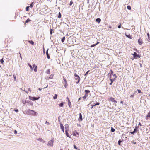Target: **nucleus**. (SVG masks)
I'll return each instance as SVG.
<instances>
[{
  "mask_svg": "<svg viewBox=\"0 0 150 150\" xmlns=\"http://www.w3.org/2000/svg\"><path fill=\"white\" fill-rule=\"evenodd\" d=\"M133 55L134 57H136L137 56V54L136 52H134V54H133Z\"/></svg>",
  "mask_w": 150,
  "mask_h": 150,
  "instance_id": "nucleus-17",
  "label": "nucleus"
},
{
  "mask_svg": "<svg viewBox=\"0 0 150 150\" xmlns=\"http://www.w3.org/2000/svg\"><path fill=\"white\" fill-rule=\"evenodd\" d=\"M33 67L34 68V70L35 72H36L37 71V66L35 65V64H34L33 65Z\"/></svg>",
  "mask_w": 150,
  "mask_h": 150,
  "instance_id": "nucleus-6",
  "label": "nucleus"
},
{
  "mask_svg": "<svg viewBox=\"0 0 150 150\" xmlns=\"http://www.w3.org/2000/svg\"><path fill=\"white\" fill-rule=\"evenodd\" d=\"M28 90L30 92H31V90L30 88H28Z\"/></svg>",
  "mask_w": 150,
  "mask_h": 150,
  "instance_id": "nucleus-52",
  "label": "nucleus"
},
{
  "mask_svg": "<svg viewBox=\"0 0 150 150\" xmlns=\"http://www.w3.org/2000/svg\"><path fill=\"white\" fill-rule=\"evenodd\" d=\"M147 35L148 37V39L150 40L149 34V33H148L147 34Z\"/></svg>",
  "mask_w": 150,
  "mask_h": 150,
  "instance_id": "nucleus-37",
  "label": "nucleus"
},
{
  "mask_svg": "<svg viewBox=\"0 0 150 150\" xmlns=\"http://www.w3.org/2000/svg\"><path fill=\"white\" fill-rule=\"evenodd\" d=\"M134 131L135 132H136L137 131V129H134Z\"/></svg>",
  "mask_w": 150,
  "mask_h": 150,
  "instance_id": "nucleus-51",
  "label": "nucleus"
},
{
  "mask_svg": "<svg viewBox=\"0 0 150 150\" xmlns=\"http://www.w3.org/2000/svg\"><path fill=\"white\" fill-rule=\"evenodd\" d=\"M65 128L66 129V130H67V131H68V125H66L65 126Z\"/></svg>",
  "mask_w": 150,
  "mask_h": 150,
  "instance_id": "nucleus-16",
  "label": "nucleus"
},
{
  "mask_svg": "<svg viewBox=\"0 0 150 150\" xmlns=\"http://www.w3.org/2000/svg\"><path fill=\"white\" fill-rule=\"evenodd\" d=\"M54 139H53L48 141L47 145L49 147H52L53 146V144L54 143Z\"/></svg>",
  "mask_w": 150,
  "mask_h": 150,
  "instance_id": "nucleus-2",
  "label": "nucleus"
},
{
  "mask_svg": "<svg viewBox=\"0 0 150 150\" xmlns=\"http://www.w3.org/2000/svg\"><path fill=\"white\" fill-rule=\"evenodd\" d=\"M134 93H133V94L131 95V96H130V98H133L134 96Z\"/></svg>",
  "mask_w": 150,
  "mask_h": 150,
  "instance_id": "nucleus-33",
  "label": "nucleus"
},
{
  "mask_svg": "<svg viewBox=\"0 0 150 150\" xmlns=\"http://www.w3.org/2000/svg\"><path fill=\"white\" fill-rule=\"evenodd\" d=\"M28 66H29V67H30V68L31 69V71H33V68H32V66L29 63H28Z\"/></svg>",
  "mask_w": 150,
  "mask_h": 150,
  "instance_id": "nucleus-18",
  "label": "nucleus"
},
{
  "mask_svg": "<svg viewBox=\"0 0 150 150\" xmlns=\"http://www.w3.org/2000/svg\"><path fill=\"white\" fill-rule=\"evenodd\" d=\"M13 77H14V81H18V77L16 79V76L14 74L13 75Z\"/></svg>",
  "mask_w": 150,
  "mask_h": 150,
  "instance_id": "nucleus-13",
  "label": "nucleus"
},
{
  "mask_svg": "<svg viewBox=\"0 0 150 150\" xmlns=\"http://www.w3.org/2000/svg\"><path fill=\"white\" fill-rule=\"evenodd\" d=\"M81 97H80V98H79L78 99V101H79L80 100V99H81Z\"/></svg>",
  "mask_w": 150,
  "mask_h": 150,
  "instance_id": "nucleus-62",
  "label": "nucleus"
},
{
  "mask_svg": "<svg viewBox=\"0 0 150 150\" xmlns=\"http://www.w3.org/2000/svg\"><path fill=\"white\" fill-rule=\"evenodd\" d=\"M64 103L62 102L59 104V105L61 107H62L63 106V104Z\"/></svg>",
  "mask_w": 150,
  "mask_h": 150,
  "instance_id": "nucleus-22",
  "label": "nucleus"
},
{
  "mask_svg": "<svg viewBox=\"0 0 150 150\" xmlns=\"http://www.w3.org/2000/svg\"><path fill=\"white\" fill-rule=\"evenodd\" d=\"M137 91H138L139 93H140L141 92V91L139 89H137Z\"/></svg>",
  "mask_w": 150,
  "mask_h": 150,
  "instance_id": "nucleus-44",
  "label": "nucleus"
},
{
  "mask_svg": "<svg viewBox=\"0 0 150 150\" xmlns=\"http://www.w3.org/2000/svg\"><path fill=\"white\" fill-rule=\"evenodd\" d=\"M90 92L89 90H85V92L86 93V94H87L88 93Z\"/></svg>",
  "mask_w": 150,
  "mask_h": 150,
  "instance_id": "nucleus-25",
  "label": "nucleus"
},
{
  "mask_svg": "<svg viewBox=\"0 0 150 150\" xmlns=\"http://www.w3.org/2000/svg\"><path fill=\"white\" fill-rule=\"evenodd\" d=\"M19 54H20V57H21V59H22V57H21V54L20 53H19Z\"/></svg>",
  "mask_w": 150,
  "mask_h": 150,
  "instance_id": "nucleus-61",
  "label": "nucleus"
},
{
  "mask_svg": "<svg viewBox=\"0 0 150 150\" xmlns=\"http://www.w3.org/2000/svg\"><path fill=\"white\" fill-rule=\"evenodd\" d=\"M71 102H70V100L69 99H68V105L69 107L70 108H71Z\"/></svg>",
  "mask_w": 150,
  "mask_h": 150,
  "instance_id": "nucleus-12",
  "label": "nucleus"
},
{
  "mask_svg": "<svg viewBox=\"0 0 150 150\" xmlns=\"http://www.w3.org/2000/svg\"><path fill=\"white\" fill-rule=\"evenodd\" d=\"M88 96V94H85V95L83 96V99L84 100L87 97V96Z\"/></svg>",
  "mask_w": 150,
  "mask_h": 150,
  "instance_id": "nucleus-26",
  "label": "nucleus"
},
{
  "mask_svg": "<svg viewBox=\"0 0 150 150\" xmlns=\"http://www.w3.org/2000/svg\"><path fill=\"white\" fill-rule=\"evenodd\" d=\"M74 149H77V147L75 145H74Z\"/></svg>",
  "mask_w": 150,
  "mask_h": 150,
  "instance_id": "nucleus-42",
  "label": "nucleus"
},
{
  "mask_svg": "<svg viewBox=\"0 0 150 150\" xmlns=\"http://www.w3.org/2000/svg\"><path fill=\"white\" fill-rule=\"evenodd\" d=\"M120 103H121V104H123V101H121V102H120Z\"/></svg>",
  "mask_w": 150,
  "mask_h": 150,
  "instance_id": "nucleus-56",
  "label": "nucleus"
},
{
  "mask_svg": "<svg viewBox=\"0 0 150 150\" xmlns=\"http://www.w3.org/2000/svg\"><path fill=\"white\" fill-rule=\"evenodd\" d=\"M127 8L129 10H131V7L130 6H127Z\"/></svg>",
  "mask_w": 150,
  "mask_h": 150,
  "instance_id": "nucleus-35",
  "label": "nucleus"
},
{
  "mask_svg": "<svg viewBox=\"0 0 150 150\" xmlns=\"http://www.w3.org/2000/svg\"><path fill=\"white\" fill-rule=\"evenodd\" d=\"M26 112L28 115H32L36 116L38 115V113L37 112L33 110H31L30 109L26 110Z\"/></svg>",
  "mask_w": 150,
  "mask_h": 150,
  "instance_id": "nucleus-1",
  "label": "nucleus"
},
{
  "mask_svg": "<svg viewBox=\"0 0 150 150\" xmlns=\"http://www.w3.org/2000/svg\"><path fill=\"white\" fill-rule=\"evenodd\" d=\"M47 87H48V85H47V86H46V87H44V88H47Z\"/></svg>",
  "mask_w": 150,
  "mask_h": 150,
  "instance_id": "nucleus-63",
  "label": "nucleus"
},
{
  "mask_svg": "<svg viewBox=\"0 0 150 150\" xmlns=\"http://www.w3.org/2000/svg\"><path fill=\"white\" fill-rule=\"evenodd\" d=\"M38 90H39V91H41V90L42 89H41V88H39L38 89Z\"/></svg>",
  "mask_w": 150,
  "mask_h": 150,
  "instance_id": "nucleus-64",
  "label": "nucleus"
},
{
  "mask_svg": "<svg viewBox=\"0 0 150 150\" xmlns=\"http://www.w3.org/2000/svg\"><path fill=\"white\" fill-rule=\"evenodd\" d=\"M118 28H121V24H120V25H119L118 26Z\"/></svg>",
  "mask_w": 150,
  "mask_h": 150,
  "instance_id": "nucleus-53",
  "label": "nucleus"
},
{
  "mask_svg": "<svg viewBox=\"0 0 150 150\" xmlns=\"http://www.w3.org/2000/svg\"><path fill=\"white\" fill-rule=\"evenodd\" d=\"M33 5H34V3L33 2H32L31 4H30V6L31 8H32L33 7Z\"/></svg>",
  "mask_w": 150,
  "mask_h": 150,
  "instance_id": "nucleus-32",
  "label": "nucleus"
},
{
  "mask_svg": "<svg viewBox=\"0 0 150 150\" xmlns=\"http://www.w3.org/2000/svg\"><path fill=\"white\" fill-rule=\"evenodd\" d=\"M99 42H98L96 44H95L96 45H97L98 44H99Z\"/></svg>",
  "mask_w": 150,
  "mask_h": 150,
  "instance_id": "nucleus-58",
  "label": "nucleus"
},
{
  "mask_svg": "<svg viewBox=\"0 0 150 150\" xmlns=\"http://www.w3.org/2000/svg\"><path fill=\"white\" fill-rule=\"evenodd\" d=\"M46 73H47L48 74H49L50 73V69H48L47 70L46 72Z\"/></svg>",
  "mask_w": 150,
  "mask_h": 150,
  "instance_id": "nucleus-27",
  "label": "nucleus"
},
{
  "mask_svg": "<svg viewBox=\"0 0 150 150\" xmlns=\"http://www.w3.org/2000/svg\"><path fill=\"white\" fill-rule=\"evenodd\" d=\"M53 76H54V74H52L50 75V77H48V78L47 77V78H46V79H52L53 78Z\"/></svg>",
  "mask_w": 150,
  "mask_h": 150,
  "instance_id": "nucleus-8",
  "label": "nucleus"
},
{
  "mask_svg": "<svg viewBox=\"0 0 150 150\" xmlns=\"http://www.w3.org/2000/svg\"><path fill=\"white\" fill-rule=\"evenodd\" d=\"M57 98V95L55 94L54 96H53V98L54 99H56Z\"/></svg>",
  "mask_w": 150,
  "mask_h": 150,
  "instance_id": "nucleus-21",
  "label": "nucleus"
},
{
  "mask_svg": "<svg viewBox=\"0 0 150 150\" xmlns=\"http://www.w3.org/2000/svg\"><path fill=\"white\" fill-rule=\"evenodd\" d=\"M31 21V20H29V19H27V20H26V22H26V23H28V22H29V21Z\"/></svg>",
  "mask_w": 150,
  "mask_h": 150,
  "instance_id": "nucleus-43",
  "label": "nucleus"
},
{
  "mask_svg": "<svg viewBox=\"0 0 150 150\" xmlns=\"http://www.w3.org/2000/svg\"><path fill=\"white\" fill-rule=\"evenodd\" d=\"M115 131V129H114L112 127H111V131L112 132H114Z\"/></svg>",
  "mask_w": 150,
  "mask_h": 150,
  "instance_id": "nucleus-24",
  "label": "nucleus"
},
{
  "mask_svg": "<svg viewBox=\"0 0 150 150\" xmlns=\"http://www.w3.org/2000/svg\"><path fill=\"white\" fill-rule=\"evenodd\" d=\"M109 100L113 102H115L116 103L117 102L114 98L112 97H111L110 98Z\"/></svg>",
  "mask_w": 150,
  "mask_h": 150,
  "instance_id": "nucleus-5",
  "label": "nucleus"
},
{
  "mask_svg": "<svg viewBox=\"0 0 150 150\" xmlns=\"http://www.w3.org/2000/svg\"><path fill=\"white\" fill-rule=\"evenodd\" d=\"M65 132H66V136L68 137H69V135H68V134L67 132V130H66L65 131Z\"/></svg>",
  "mask_w": 150,
  "mask_h": 150,
  "instance_id": "nucleus-34",
  "label": "nucleus"
},
{
  "mask_svg": "<svg viewBox=\"0 0 150 150\" xmlns=\"http://www.w3.org/2000/svg\"><path fill=\"white\" fill-rule=\"evenodd\" d=\"M60 126L61 127V128L63 132H64V126L62 124H60Z\"/></svg>",
  "mask_w": 150,
  "mask_h": 150,
  "instance_id": "nucleus-11",
  "label": "nucleus"
},
{
  "mask_svg": "<svg viewBox=\"0 0 150 150\" xmlns=\"http://www.w3.org/2000/svg\"><path fill=\"white\" fill-rule=\"evenodd\" d=\"M89 70L88 71H87L85 74L84 75L85 76H86L88 74V73L89 72Z\"/></svg>",
  "mask_w": 150,
  "mask_h": 150,
  "instance_id": "nucleus-46",
  "label": "nucleus"
},
{
  "mask_svg": "<svg viewBox=\"0 0 150 150\" xmlns=\"http://www.w3.org/2000/svg\"><path fill=\"white\" fill-rule=\"evenodd\" d=\"M110 80L111 81V83H110V85H111L112 84V82L113 81H115V79H112L110 78Z\"/></svg>",
  "mask_w": 150,
  "mask_h": 150,
  "instance_id": "nucleus-10",
  "label": "nucleus"
},
{
  "mask_svg": "<svg viewBox=\"0 0 150 150\" xmlns=\"http://www.w3.org/2000/svg\"><path fill=\"white\" fill-rule=\"evenodd\" d=\"M82 115L81 113H80L79 114V117L78 119V120L79 121H82Z\"/></svg>",
  "mask_w": 150,
  "mask_h": 150,
  "instance_id": "nucleus-7",
  "label": "nucleus"
},
{
  "mask_svg": "<svg viewBox=\"0 0 150 150\" xmlns=\"http://www.w3.org/2000/svg\"><path fill=\"white\" fill-rule=\"evenodd\" d=\"M28 42L32 44V45H33L34 44V42L32 40L29 41Z\"/></svg>",
  "mask_w": 150,
  "mask_h": 150,
  "instance_id": "nucleus-19",
  "label": "nucleus"
},
{
  "mask_svg": "<svg viewBox=\"0 0 150 150\" xmlns=\"http://www.w3.org/2000/svg\"><path fill=\"white\" fill-rule=\"evenodd\" d=\"M17 133V131L16 130H15L14 131V134H16Z\"/></svg>",
  "mask_w": 150,
  "mask_h": 150,
  "instance_id": "nucleus-49",
  "label": "nucleus"
},
{
  "mask_svg": "<svg viewBox=\"0 0 150 150\" xmlns=\"http://www.w3.org/2000/svg\"><path fill=\"white\" fill-rule=\"evenodd\" d=\"M73 2L72 1H70V5H72V4H73Z\"/></svg>",
  "mask_w": 150,
  "mask_h": 150,
  "instance_id": "nucleus-47",
  "label": "nucleus"
},
{
  "mask_svg": "<svg viewBox=\"0 0 150 150\" xmlns=\"http://www.w3.org/2000/svg\"><path fill=\"white\" fill-rule=\"evenodd\" d=\"M1 62L2 63H3V62H4V61H3V60L1 59Z\"/></svg>",
  "mask_w": 150,
  "mask_h": 150,
  "instance_id": "nucleus-59",
  "label": "nucleus"
},
{
  "mask_svg": "<svg viewBox=\"0 0 150 150\" xmlns=\"http://www.w3.org/2000/svg\"><path fill=\"white\" fill-rule=\"evenodd\" d=\"M29 6H27L26 7V11H28L29 10Z\"/></svg>",
  "mask_w": 150,
  "mask_h": 150,
  "instance_id": "nucleus-40",
  "label": "nucleus"
},
{
  "mask_svg": "<svg viewBox=\"0 0 150 150\" xmlns=\"http://www.w3.org/2000/svg\"><path fill=\"white\" fill-rule=\"evenodd\" d=\"M63 79L64 82V83H67V81H66V79L64 78L63 77Z\"/></svg>",
  "mask_w": 150,
  "mask_h": 150,
  "instance_id": "nucleus-38",
  "label": "nucleus"
},
{
  "mask_svg": "<svg viewBox=\"0 0 150 150\" xmlns=\"http://www.w3.org/2000/svg\"><path fill=\"white\" fill-rule=\"evenodd\" d=\"M139 125L140 126H142V125L140 122L139 123Z\"/></svg>",
  "mask_w": 150,
  "mask_h": 150,
  "instance_id": "nucleus-60",
  "label": "nucleus"
},
{
  "mask_svg": "<svg viewBox=\"0 0 150 150\" xmlns=\"http://www.w3.org/2000/svg\"><path fill=\"white\" fill-rule=\"evenodd\" d=\"M96 21L98 23H100L101 21V19L100 18H98L96 19Z\"/></svg>",
  "mask_w": 150,
  "mask_h": 150,
  "instance_id": "nucleus-14",
  "label": "nucleus"
},
{
  "mask_svg": "<svg viewBox=\"0 0 150 150\" xmlns=\"http://www.w3.org/2000/svg\"><path fill=\"white\" fill-rule=\"evenodd\" d=\"M29 98L30 100L34 101L35 100H38L40 98V97H38V98H37L35 97H32L30 96H29Z\"/></svg>",
  "mask_w": 150,
  "mask_h": 150,
  "instance_id": "nucleus-4",
  "label": "nucleus"
},
{
  "mask_svg": "<svg viewBox=\"0 0 150 150\" xmlns=\"http://www.w3.org/2000/svg\"><path fill=\"white\" fill-rule=\"evenodd\" d=\"M96 45L95 44H93V45H92L91 46V47H94Z\"/></svg>",
  "mask_w": 150,
  "mask_h": 150,
  "instance_id": "nucleus-45",
  "label": "nucleus"
},
{
  "mask_svg": "<svg viewBox=\"0 0 150 150\" xmlns=\"http://www.w3.org/2000/svg\"><path fill=\"white\" fill-rule=\"evenodd\" d=\"M46 123L48 125H49V123L47 121L46 122Z\"/></svg>",
  "mask_w": 150,
  "mask_h": 150,
  "instance_id": "nucleus-57",
  "label": "nucleus"
},
{
  "mask_svg": "<svg viewBox=\"0 0 150 150\" xmlns=\"http://www.w3.org/2000/svg\"><path fill=\"white\" fill-rule=\"evenodd\" d=\"M65 37H63V38H62V39L61 40L62 42H63L64 41V40H65Z\"/></svg>",
  "mask_w": 150,
  "mask_h": 150,
  "instance_id": "nucleus-28",
  "label": "nucleus"
},
{
  "mask_svg": "<svg viewBox=\"0 0 150 150\" xmlns=\"http://www.w3.org/2000/svg\"><path fill=\"white\" fill-rule=\"evenodd\" d=\"M122 142V141H121L120 140H119V141H118V145L120 146L121 145V144H120V143L121 142Z\"/></svg>",
  "mask_w": 150,
  "mask_h": 150,
  "instance_id": "nucleus-29",
  "label": "nucleus"
},
{
  "mask_svg": "<svg viewBox=\"0 0 150 150\" xmlns=\"http://www.w3.org/2000/svg\"><path fill=\"white\" fill-rule=\"evenodd\" d=\"M75 77V79L76 80V83H78L80 81V77L79 76L77 75L76 73H75L74 75Z\"/></svg>",
  "mask_w": 150,
  "mask_h": 150,
  "instance_id": "nucleus-3",
  "label": "nucleus"
},
{
  "mask_svg": "<svg viewBox=\"0 0 150 150\" xmlns=\"http://www.w3.org/2000/svg\"><path fill=\"white\" fill-rule=\"evenodd\" d=\"M61 17V14L60 12L59 13V15L58 16V17L59 18H60Z\"/></svg>",
  "mask_w": 150,
  "mask_h": 150,
  "instance_id": "nucleus-39",
  "label": "nucleus"
},
{
  "mask_svg": "<svg viewBox=\"0 0 150 150\" xmlns=\"http://www.w3.org/2000/svg\"><path fill=\"white\" fill-rule=\"evenodd\" d=\"M48 49L47 50V51L46 52V54H47V58L48 59H49V58H50V57L49 55L48 54Z\"/></svg>",
  "mask_w": 150,
  "mask_h": 150,
  "instance_id": "nucleus-15",
  "label": "nucleus"
},
{
  "mask_svg": "<svg viewBox=\"0 0 150 150\" xmlns=\"http://www.w3.org/2000/svg\"><path fill=\"white\" fill-rule=\"evenodd\" d=\"M14 111H15V112H18V109H16L14 110Z\"/></svg>",
  "mask_w": 150,
  "mask_h": 150,
  "instance_id": "nucleus-54",
  "label": "nucleus"
},
{
  "mask_svg": "<svg viewBox=\"0 0 150 150\" xmlns=\"http://www.w3.org/2000/svg\"><path fill=\"white\" fill-rule=\"evenodd\" d=\"M53 30V29H51L50 30V34L51 35L52 34V31Z\"/></svg>",
  "mask_w": 150,
  "mask_h": 150,
  "instance_id": "nucleus-41",
  "label": "nucleus"
},
{
  "mask_svg": "<svg viewBox=\"0 0 150 150\" xmlns=\"http://www.w3.org/2000/svg\"><path fill=\"white\" fill-rule=\"evenodd\" d=\"M99 104H100L99 103L97 102V103L96 104H94L93 105H92V108H93V107L94 106L96 105H99Z\"/></svg>",
  "mask_w": 150,
  "mask_h": 150,
  "instance_id": "nucleus-20",
  "label": "nucleus"
},
{
  "mask_svg": "<svg viewBox=\"0 0 150 150\" xmlns=\"http://www.w3.org/2000/svg\"><path fill=\"white\" fill-rule=\"evenodd\" d=\"M111 73L110 74V78H111V76L112 75H113V72L112 71V70H111Z\"/></svg>",
  "mask_w": 150,
  "mask_h": 150,
  "instance_id": "nucleus-31",
  "label": "nucleus"
},
{
  "mask_svg": "<svg viewBox=\"0 0 150 150\" xmlns=\"http://www.w3.org/2000/svg\"><path fill=\"white\" fill-rule=\"evenodd\" d=\"M64 86L65 88H66L67 86V83H64Z\"/></svg>",
  "mask_w": 150,
  "mask_h": 150,
  "instance_id": "nucleus-36",
  "label": "nucleus"
},
{
  "mask_svg": "<svg viewBox=\"0 0 150 150\" xmlns=\"http://www.w3.org/2000/svg\"><path fill=\"white\" fill-rule=\"evenodd\" d=\"M126 36L127 37L129 38H130V39H131V38H132V36H131L129 34V35H127L126 34Z\"/></svg>",
  "mask_w": 150,
  "mask_h": 150,
  "instance_id": "nucleus-23",
  "label": "nucleus"
},
{
  "mask_svg": "<svg viewBox=\"0 0 150 150\" xmlns=\"http://www.w3.org/2000/svg\"><path fill=\"white\" fill-rule=\"evenodd\" d=\"M113 76L114 77V78L113 79H115H115L117 77V76H116V74H114L113 75Z\"/></svg>",
  "mask_w": 150,
  "mask_h": 150,
  "instance_id": "nucleus-30",
  "label": "nucleus"
},
{
  "mask_svg": "<svg viewBox=\"0 0 150 150\" xmlns=\"http://www.w3.org/2000/svg\"><path fill=\"white\" fill-rule=\"evenodd\" d=\"M138 42L140 45H141L143 43L142 41L140 40V38L138 40Z\"/></svg>",
  "mask_w": 150,
  "mask_h": 150,
  "instance_id": "nucleus-9",
  "label": "nucleus"
},
{
  "mask_svg": "<svg viewBox=\"0 0 150 150\" xmlns=\"http://www.w3.org/2000/svg\"><path fill=\"white\" fill-rule=\"evenodd\" d=\"M135 132H134V131H133L132 132H130V133L132 134H134V133H135Z\"/></svg>",
  "mask_w": 150,
  "mask_h": 150,
  "instance_id": "nucleus-48",
  "label": "nucleus"
},
{
  "mask_svg": "<svg viewBox=\"0 0 150 150\" xmlns=\"http://www.w3.org/2000/svg\"><path fill=\"white\" fill-rule=\"evenodd\" d=\"M138 128H139L138 126H136V127H135V128L136 129H138Z\"/></svg>",
  "mask_w": 150,
  "mask_h": 150,
  "instance_id": "nucleus-55",
  "label": "nucleus"
},
{
  "mask_svg": "<svg viewBox=\"0 0 150 150\" xmlns=\"http://www.w3.org/2000/svg\"><path fill=\"white\" fill-rule=\"evenodd\" d=\"M38 140H39V141H42V140H43V139H42L41 138H39V139H38Z\"/></svg>",
  "mask_w": 150,
  "mask_h": 150,
  "instance_id": "nucleus-50",
  "label": "nucleus"
}]
</instances>
